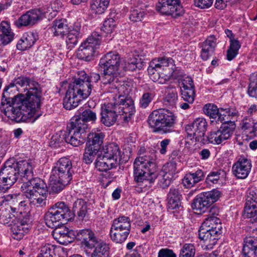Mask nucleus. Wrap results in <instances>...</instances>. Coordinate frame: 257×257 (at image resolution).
Returning <instances> with one entry per match:
<instances>
[{"label":"nucleus","instance_id":"obj_62","mask_svg":"<svg viewBox=\"0 0 257 257\" xmlns=\"http://www.w3.org/2000/svg\"><path fill=\"white\" fill-rule=\"evenodd\" d=\"M158 257H176V255L172 249L162 248L158 252Z\"/></svg>","mask_w":257,"mask_h":257},{"label":"nucleus","instance_id":"obj_47","mask_svg":"<svg viewBox=\"0 0 257 257\" xmlns=\"http://www.w3.org/2000/svg\"><path fill=\"white\" fill-rule=\"evenodd\" d=\"M15 215L11 212V210L8 208L1 207L0 208V223L3 224H9L15 218Z\"/></svg>","mask_w":257,"mask_h":257},{"label":"nucleus","instance_id":"obj_38","mask_svg":"<svg viewBox=\"0 0 257 257\" xmlns=\"http://www.w3.org/2000/svg\"><path fill=\"white\" fill-rule=\"evenodd\" d=\"M131 221L129 217L122 215L114 219L112 223L110 229H121L131 230Z\"/></svg>","mask_w":257,"mask_h":257},{"label":"nucleus","instance_id":"obj_12","mask_svg":"<svg viewBox=\"0 0 257 257\" xmlns=\"http://www.w3.org/2000/svg\"><path fill=\"white\" fill-rule=\"evenodd\" d=\"M102 34L93 32L79 47L77 56L80 59L90 61L101 43Z\"/></svg>","mask_w":257,"mask_h":257},{"label":"nucleus","instance_id":"obj_50","mask_svg":"<svg viewBox=\"0 0 257 257\" xmlns=\"http://www.w3.org/2000/svg\"><path fill=\"white\" fill-rule=\"evenodd\" d=\"M116 26L115 20L112 18H109L104 21L101 31L107 34H110L114 31Z\"/></svg>","mask_w":257,"mask_h":257},{"label":"nucleus","instance_id":"obj_32","mask_svg":"<svg viewBox=\"0 0 257 257\" xmlns=\"http://www.w3.org/2000/svg\"><path fill=\"white\" fill-rule=\"evenodd\" d=\"M175 171V167L172 163H168L164 166L162 172V178L159 180L161 187L165 189L169 186Z\"/></svg>","mask_w":257,"mask_h":257},{"label":"nucleus","instance_id":"obj_9","mask_svg":"<svg viewBox=\"0 0 257 257\" xmlns=\"http://www.w3.org/2000/svg\"><path fill=\"white\" fill-rule=\"evenodd\" d=\"M175 121L173 112L166 109L154 110L149 116L148 122L155 133L165 134L172 131Z\"/></svg>","mask_w":257,"mask_h":257},{"label":"nucleus","instance_id":"obj_11","mask_svg":"<svg viewBox=\"0 0 257 257\" xmlns=\"http://www.w3.org/2000/svg\"><path fill=\"white\" fill-rule=\"evenodd\" d=\"M76 119H71L70 122L67 126L66 131L64 134V139L66 143L73 147H79L83 144L86 140L87 134L86 126L85 124L75 122Z\"/></svg>","mask_w":257,"mask_h":257},{"label":"nucleus","instance_id":"obj_63","mask_svg":"<svg viewBox=\"0 0 257 257\" xmlns=\"http://www.w3.org/2000/svg\"><path fill=\"white\" fill-rule=\"evenodd\" d=\"M171 142V140L169 139H165L160 143V147L159 148V152L162 155L166 154L167 152V147Z\"/></svg>","mask_w":257,"mask_h":257},{"label":"nucleus","instance_id":"obj_40","mask_svg":"<svg viewBox=\"0 0 257 257\" xmlns=\"http://www.w3.org/2000/svg\"><path fill=\"white\" fill-rule=\"evenodd\" d=\"M94 248L91 257H109L110 248L104 241L100 239Z\"/></svg>","mask_w":257,"mask_h":257},{"label":"nucleus","instance_id":"obj_49","mask_svg":"<svg viewBox=\"0 0 257 257\" xmlns=\"http://www.w3.org/2000/svg\"><path fill=\"white\" fill-rule=\"evenodd\" d=\"M98 151L86 146L83 155V161L86 164H91L94 160Z\"/></svg>","mask_w":257,"mask_h":257},{"label":"nucleus","instance_id":"obj_57","mask_svg":"<svg viewBox=\"0 0 257 257\" xmlns=\"http://www.w3.org/2000/svg\"><path fill=\"white\" fill-rule=\"evenodd\" d=\"M19 207H13L11 206L10 208L13 213H15V216H29L28 212L23 209L26 206L25 202L21 201L19 203Z\"/></svg>","mask_w":257,"mask_h":257},{"label":"nucleus","instance_id":"obj_14","mask_svg":"<svg viewBox=\"0 0 257 257\" xmlns=\"http://www.w3.org/2000/svg\"><path fill=\"white\" fill-rule=\"evenodd\" d=\"M220 196V191L215 189L201 193L194 199L192 208L199 211L200 213L205 212L211 205L219 199Z\"/></svg>","mask_w":257,"mask_h":257},{"label":"nucleus","instance_id":"obj_16","mask_svg":"<svg viewBox=\"0 0 257 257\" xmlns=\"http://www.w3.org/2000/svg\"><path fill=\"white\" fill-rule=\"evenodd\" d=\"M9 162H6L0 170V191L3 193L10 188L18 179V172Z\"/></svg>","mask_w":257,"mask_h":257},{"label":"nucleus","instance_id":"obj_51","mask_svg":"<svg viewBox=\"0 0 257 257\" xmlns=\"http://www.w3.org/2000/svg\"><path fill=\"white\" fill-rule=\"evenodd\" d=\"M246 205H254L255 207L257 205V193L254 188L248 189L246 193Z\"/></svg>","mask_w":257,"mask_h":257},{"label":"nucleus","instance_id":"obj_22","mask_svg":"<svg viewBox=\"0 0 257 257\" xmlns=\"http://www.w3.org/2000/svg\"><path fill=\"white\" fill-rule=\"evenodd\" d=\"M18 172V175L23 182L33 176L34 165L32 160L30 159L22 160L17 161L12 165Z\"/></svg>","mask_w":257,"mask_h":257},{"label":"nucleus","instance_id":"obj_56","mask_svg":"<svg viewBox=\"0 0 257 257\" xmlns=\"http://www.w3.org/2000/svg\"><path fill=\"white\" fill-rule=\"evenodd\" d=\"M222 171L221 170L212 171L207 175L206 179V182L207 184L211 185V184H216L220 179V175Z\"/></svg>","mask_w":257,"mask_h":257},{"label":"nucleus","instance_id":"obj_58","mask_svg":"<svg viewBox=\"0 0 257 257\" xmlns=\"http://www.w3.org/2000/svg\"><path fill=\"white\" fill-rule=\"evenodd\" d=\"M145 16V12L140 9H134L131 12L130 15V20L134 22L142 21Z\"/></svg>","mask_w":257,"mask_h":257},{"label":"nucleus","instance_id":"obj_19","mask_svg":"<svg viewBox=\"0 0 257 257\" xmlns=\"http://www.w3.org/2000/svg\"><path fill=\"white\" fill-rule=\"evenodd\" d=\"M251 166L250 159L245 157L240 156L238 160L233 164L232 172L236 178L244 179L248 176Z\"/></svg>","mask_w":257,"mask_h":257},{"label":"nucleus","instance_id":"obj_36","mask_svg":"<svg viewBox=\"0 0 257 257\" xmlns=\"http://www.w3.org/2000/svg\"><path fill=\"white\" fill-rule=\"evenodd\" d=\"M104 137L105 135L102 132L90 133L86 137L88 140L86 146L99 151L100 150Z\"/></svg>","mask_w":257,"mask_h":257},{"label":"nucleus","instance_id":"obj_1","mask_svg":"<svg viewBox=\"0 0 257 257\" xmlns=\"http://www.w3.org/2000/svg\"><path fill=\"white\" fill-rule=\"evenodd\" d=\"M42 88L37 82L25 77L15 79L4 89L1 110L16 122L25 121L31 117L34 120L41 115L40 108Z\"/></svg>","mask_w":257,"mask_h":257},{"label":"nucleus","instance_id":"obj_25","mask_svg":"<svg viewBox=\"0 0 257 257\" xmlns=\"http://www.w3.org/2000/svg\"><path fill=\"white\" fill-rule=\"evenodd\" d=\"M52 235L54 238L60 244L67 245L73 241L75 235L72 230L64 226L55 227L53 231Z\"/></svg>","mask_w":257,"mask_h":257},{"label":"nucleus","instance_id":"obj_43","mask_svg":"<svg viewBox=\"0 0 257 257\" xmlns=\"http://www.w3.org/2000/svg\"><path fill=\"white\" fill-rule=\"evenodd\" d=\"M167 93L164 98V102L166 105L174 107L178 100V94L176 89L170 86L167 88Z\"/></svg>","mask_w":257,"mask_h":257},{"label":"nucleus","instance_id":"obj_59","mask_svg":"<svg viewBox=\"0 0 257 257\" xmlns=\"http://www.w3.org/2000/svg\"><path fill=\"white\" fill-rule=\"evenodd\" d=\"M101 80V76L96 73H91L89 76H88L87 81L90 84L91 93L92 91L96 92L97 90L94 88V83H96L98 80Z\"/></svg>","mask_w":257,"mask_h":257},{"label":"nucleus","instance_id":"obj_54","mask_svg":"<svg viewBox=\"0 0 257 257\" xmlns=\"http://www.w3.org/2000/svg\"><path fill=\"white\" fill-rule=\"evenodd\" d=\"M54 248L53 245L47 244L43 246L38 257H55Z\"/></svg>","mask_w":257,"mask_h":257},{"label":"nucleus","instance_id":"obj_37","mask_svg":"<svg viewBox=\"0 0 257 257\" xmlns=\"http://www.w3.org/2000/svg\"><path fill=\"white\" fill-rule=\"evenodd\" d=\"M71 119H76L75 122L79 124H85L87 128V122H94L97 119L96 113L91 109H86L82 111L81 114L75 115Z\"/></svg>","mask_w":257,"mask_h":257},{"label":"nucleus","instance_id":"obj_23","mask_svg":"<svg viewBox=\"0 0 257 257\" xmlns=\"http://www.w3.org/2000/svg\"><path fill=\"white\" fill-rule=\"evenodd\" d=\"M42 16L43 13L40 10H32L21 16L15 22V24L18 28L22 26H32L39 21Z\"/></svg>","mask_w":257,"mask_h":257},{"label":"nucleus","instance_id":"obj_13","mask_svg":"<svg viewBox=\"0 0 257 257\" xmlns=\"http://www.w3.org/2000/svg\"><path fill=\"white\" fill-rule=\"evenodd\" d=\"M111 102L118 114L122 115L123 119L126 121H128L135 112L134 101L128 96L115 95Z\"/></svg>","mask_w":257,"mask_h":257},{"label":"nucleus","instance_id":"obj_60","mask_svg":"<svg viewBox=\"0 0 257 257\" xmlns=\"http://www.w3.org/2000/svg\"><path fill=\"white\" fill-rule=\"evenodd\" d=\"M181 77H182V87L181 89H190L194 88V85L191 77L189 76H183L182 74L180 75Z\"/></svg>","mask_w":257,"mask_h":257},{"label":"nucleus","instance_id":"obj_41","mask_svg":"<svg viewBox=\"0 0 257 257\" xmlns=\"http://www.w3.org/2000/svg\"><path fill=\"white\" fill-rule=\"evenodd\" d=\"M131 230L121 229H110L109 235L111 239L117 243H122L127 239Z\"/></svg>","mask_w":257,"mask_h":257},{"label":"nucleus","instance_id":"obj_31","mask_svg":"<svg viewBox=\"0 0 257 257\" xmlns=\"http://www.w3.org/2000/svg\"><path fill=\"white\" fill-rule=\"evenodd\" d=\"M69 28L65 19H56L51 24L50 30L55 37L63 38L68 33Z\"/></svg>","mask_w":257,"mask_h":257},{"label":"nucleus","instance_id":"obj_4","mask_svg":"<svg viewBox=\"0 0 257 257\" xmlns=\"http://www.w3.org/2000/svg\"><path fill=\"white\" fill-rule=\"evenodd\" d=\"M95 162L96 168L103 174V181L108 179L107 185L111 182L114 177V172L110 171L116 168L120 161L121 151L118 146L115 143H110L102 146Z\"/></svg>","mask_w":257,"mask_h":257},{"label":"nucleus","instance_id":"obj_7","mask_svg":"<svg viewBox=\"0 0 257 257\" xmlns=\"http://www.w3.org/2000/svg\"><path fill=\"white\" fill-rule=\"evenodd\" d=\"M148 71L154 81H158L161 84L165 83L172 77L179 79L171 58L163 57L153 59L150 62Z\"/></svg>","mask_w":257,"mask_h":257},{"label":"nucleus","instance_id":"obj_35","mask_svg":"<svg viewBox=\"0 0 257 257\" xmlns=\"http://www.w3.org/2000/svg\"><path fill=\"white\" fill-rule=\"evenodd\" d=\"M14 34L12 31L10 24L6 21H2L0 24V40L2 43L7 45L13 40Z\"/></svg>","mask_w":257,"mask_h":257},{"label":"nucleus","instance_id":"obj_20","mask_svg":"<svg viewBox=\"0 0 257 257\" xmlns=\"http://www.w3.org/2000/svg\"><path fill=\"white\" fill-rule=\"evenodd\" d=\"M99 65L101 69L120 70V57L116 52H109L101 58Z\"/></svg>","mask_w":257,"mask_h":257},{"label":"nucleus","instance_id":"obj_64","mask_svg":"<svg viewBox=\"0 0 257 257\" xmlns=\"http://www.w3.org/2000/svg\"><path fill=\"white\" fill-rule=\"evenodd\" d=\"M181 195L179 193L178 189L174 188H171L168 194V199H173L177 200H181Z\"/></svg>","mask_w":257,"mask_h":257},{"label":"nucleus","instance_id":"obj_55","mask_svg":"<svg viewBox=\"0 0 257 257\" xmlns=\"http://www.w3.org/2000/svg\"><path fill=\"white\" fill-rule=\"evenodd\" d=\"M246 205L244 207L243 216L246 218H254L257 215V205Z\"/></svg>","mask_w":257,"mask_h":257},{"label":"nucleus","instance_id":"obj_3","mask_svg":"<svg viewBox=\"0 0 257 257\" xmlns=\"http://www.w3.org/2000/svg\"><path fill=\"white\" fill-rule=\"evenodd\" d=\"M88 76L83 70L78 71L69 84L63 99V106L68 110L76 107L82 99L91 94L90 84L87 81Z\"/></svg>","mask_w":257,"mask_h":257},{"label":"nucleus","instance_id":"obj_8","mask_svg":"<svg viewBox=\"0 0 257 257\" xmlns=\"http://www.w3.org/2000/svg\"><path fill=\"white\" fill-rule=\"evenodd\" d=\"M21 189L31 203L37 207L45 205L48 188L43 179L33 176L28 178L23 182Z\"/></svg>","mask_w":257,"mask_h":257},{"label":"nucleus","instance_id":"obj_48","mask_svg":"<svg viewBox=\"0 0 257 257\" xmlns=\"http://www.w3.org/2000/svg\"><path fill=\"white\" fill-rule=\"evenodd\" d=\"M128 87V85L124 81L118 80L115 86L113 87L112 91L109 92V93H114L115 95L121 94L127 96L130 92Z\"/></svg>","mask_w":257,"mask_h":257},{"label":"nucleus","instance_id":"obj_33","mask_svg":"<svg viewBox=\"0 0 257 257\" xmlns=\"http://www.w3.org/2000/svg\"><path fill=\"white\" fill-rule=\"evenodd\" d=\"M80 30L81 25L78 23L74 24L68 30V33L66 36L68 49H72L77 44L78 39L81 37Z\"/></svg>","mask_w":257,"mask_h":257},{"label":"nucleus","instance_id":"obj_44","mask_svg":"<svg viewBox=\"0 0 257 257\" xmlns=\"http://www.w3.org/2000/svg\"><path fill=\"white\" fill-rule=\"evenodd\" d=\"M29 219L28 217H24L23 219H20L19 218L15 217V218L12 221V222L9 224L11 226L12 231L13 233L14 238L17 239L18 236V232H20L19 229H22L23 227L24 222L25 223L26 221H29Z\"/></svg>","mask_w":257,"mask_h":257},{"label":"nucleus","instance_id":"obj_26","mask_svg":"<svg viewBox=\"0 0 257 257\" xmlns=\"http://www.w3.org/2000/svg\"><path fill=\"white\" fill-rule=\"evenodd\" d=\"M210 212L211 214L209 217L205 218L202 224H207V226L206 228L218 236L221 233L222 226L220 219L214 216L218 214V209L216 207H213L211 209Z\"/></svg>","mask_w":257,"mask_h":257},{"label":"nucleus","instance_id":"obj_39","mask_svg":"<svg viewBox=\"0 0 257 257\" xmlns=\"http://www.w3.org/2000/svg\"><path fill=\"white\" fill-rule=\"evenodd\" d=\"M72 210L77 214L79 220H83L87 213L86 202L82 199H77L73 203Z\"/></svg>","mask_w":257,"mask_h":257},{"label":"nucleus","instance_id":"obj_5","mask_svg":"<svg viewBox=\"0 0 257 257\" xmlns=\"http://www.w3.org/2000/svg\"><path fill=\"white\" fill-rule=\"evenodd\" d=\"M158 175L154 155H146L136 159L134 163V178L139 185L151 187Z\"/></svg>","mask_w":257,"mask_h":257},{"label":"nucleus","instance_id":"obj_30","mask_svg":"<svg viewBox=\"0 0 257 257\" xmlns=\"http://www.w3.org/2000/svg\"><path fill=\"white\" fill-rule=\"evenodd\" d=\"M38 35L36 32H28L25 33L17 44V49L24 51L32 47L38 39Z\"/></svg>","mask_w":257,"mask_h":257},{"label":"nucleus","instance_id":"obj_10","mask_svg":"<svg viewBox=\"0 0 257 257\" xmlns=\"http://www.w3.org/2000/svg\"><path fill=\"white\" fill-rule=\"evenodd\" d=\"M71 216L68 206L64 202H58L45 214V221L48 227L54 228L70 220Z\"/></svg>","mask_w":257,"mask_h":257},{"label":"nucleus","instance_id":"obj_27","mask_svg":"<svg viewBox=\"0 0 257 257\" xmlns=\"http://www.w3.org/2000/svg\"><path fill=\"white\" fill-rule=\"evenodd\" d=\"M206 224H202L198 230V236L205 246V248L211 249L216 243L218 236L209 231V229L206 228L207 226Z\"/></svg>","mask_w":257,"mask_h":257},{"label":"nucleus","instance_id":"obj_15","mask_svg":"<svg viewBox=\"0 0 257 257\" xmlns=\"http://www.w3.org/2000/svg\"><path fill=\"white\" fill-rule=\"evenodd\" d=\"M207 122L203 117L196 118L191 123L185 127L186 132L191 140L195 139L197 142L205 144L204 135L207 128Z\"/></svg>","mask_w":257,"mask_h":257},{"label":"nucleus","instance_id":"obj_61","mask_svg":"<svg viewBox=\"0 0 257 257\" xmlns=\"http://www.w3.org/2000/svg\"><path fill=\"white\" fill-rule=\"evenodd\" d=\"M213 2V0H194V5L201 9L210 8Z\"/></svg>","mask_w":257,"mask_h":257},{"label":"nucleus","instance_id":"obj_53","mask_svg":"<svg viewBox=\"0 0 257 257\" xmlns=\"http://www.w3.org/2000/svg\"><path fill=\"white\" fill-rule=\"evenodd\" d=\"M181 90L183 99L189 103H193L195 95L194 88L181 89Z\"/></svg>","mask_w":257,"mask_h":257},{"label":"nucleus","instance_id":"obj_34","mask_svg":"<svg viewBox=\"0 0 257 257\" xmlns=\"http://www.w3.org/2000/svg\"><path fill=\"white\" fill-rule=\"evenodd\" d=\"M244 257H257V237H246L242 248Z\"/></svg>","mask_w":257,"mask_h":257},{"label":"nucleus","instance_id":"obj_29","mask_svg":"<svg viewBox=\"0 0 257 257\" xmlns=\"http://www.w3.org/2000/svg\"><path fill=\"white\" fill-rule=\"evenodd\" d=\"M216 46V39L214 36L208 37L201 44V57L203 60H207L214 54Z\"/></svg>","mask_w":257,"mask_h":257},{"label":"nucleus","instance_id":"obj_28","mask_svg":"<svg viewBox=\"0 0 257 257\" xmlns=\"http://www.w3.org/2000/svg\"><path fill=\"white\" fill-rule=\"evenodd\" d=\"M204 177V171L201 169H197L187 173L184 177L182 182L186 188H189L202 181Z\"/></svg>","mask_w":257,"mask_h":257},{"label":"nucleus","instance_id":"obj_42","mask_svg":"<svg viewBox=\"0 0 257 257\" xmlns=\"http://www.w3.org/2000/svg\"><path fill=\"white\" fill-rule=\"evenodd\" d=\"M109 3V0H92L91 4V10L93 13L102 14L106 10Z\"/></svg>","mask_w":257,"mask_h":257},{"label":"nucleus","instance_id":"obj_6","mask_svg":"<svg viewBox=\"0 0 257 257\" xmlns=\"http://www.w3.org/2000/svg\"><path fill=\"white\" fill-rule=\"evenodd\" d=\"M74 170L71 161L62 157L53 167L49 177V187L52 192L58 193L62 191L72 179Z\"/></svg>","mask_w":257,"mask_h":257},{"label":"nucleus","instance_id":"obj_21","mask_svg":"<svg viewBox=\"0 0 257 257\" xmlns=\"http://www.w3.org/2000/svg\"><path fill=\"white\" fill-rule=\"evenodd\" d=\"M115 108L111 102L101 105L100 121L106 126L112 125L117 119L118 112Z\"/></svg>","mask_w":257,"mask_h":257},{"label":"nucleus","instance_id":"obj_18","mask_svg":"<svg viewBox=\"0 0 257 257\" xmlns=\"http://www.w3.org/2000/svg\"><path fill=\"white\" fill-rule=\"evenodd\" d=\"M101 69L103 73L101 76L100 88L104 92H112L113 87L119 80L121 70Z\"/></svg>","mask_w":257,"mask_h":257},{"label":"nucleus","instance_id":"obj_52","mask_svg":"<svg viewBox=\"0 0 257 257\" xmlns=\"http://www.w3.org/2000/svg\"><path fill=\"white\" fill-rule=\"evenodd\" d=\"M154 94L151 92L144 93L140 99L139 104L141 107L147 108L153 100Z\"/></svg>","mask_w":257,"mask_h":257},{"label":"nucleus","instance_id":"obj_17","mask_svg":"<svg viewBox=\"0 0 257 257\" xmlns=\"http://www.w3.org/2000/svg\"><path fill=\"white\" fill-rule=\"evenodd\" d=\"M156 10L163 15H171L174 17L184 14L181 0H159L156 5Z\"/></svg>","mask_w":257,"mask_h":257},{"label":"nucleus","instance_id":"obj_2","mask_svg":"<svg viewBox=\"0 0 257 257\" xmlns=\"http://www.w3.org/2000/svg\"><path fill=\"white\" fill-rule=\"evenodd\" d=\"M204 113L210 118L216 119L222 124L218 129L212 130L207 137L209 143L219 145L229 140L234 132L236 125L234 121L226 120V115L222 113L217 106L212 103L205 104L203 108Z\"/></svg>","mask_w":257,"mask_h":257},{"label":"nucleus","instance_id":"obj_45","mask_svg":"<svg viewBox=\"0 0 257 257\" xmlns=\"http://www.w3.org/2000/svg\"><path fill=\"white\" fill-rule=\"evenodd\" d=\"M247 93L249 96L257 100V73L251 74L249 77V83L248 86Z\"/></svg>","mask_w":257,"mask_h":257},{"label":"nucleus","instance_id":"obj_24","mask_svg":"<svg viewBox=\"0 0 257 257\" xmlns=\"http://www.w3.org/2000/svg\"><path fill=\"white\" fill-rule=\"evenodd\" d=\"M76 237L82 245L90 249L94 248L100 240L90 229L79 230L77 232Z\"/></svg>","mask_w":257,"mask_h":257},{"label":"nucleus","instance_id":"obj_46","mask_svg":"<svg viewBox=\"0 0 257 257\" xmlns=\"http://www.w3.org/2000/svg\"><path fill=\"white\" fill-rule=\"evenodd\" d=\"M196 249L193 243H185L180 250L179 257H195Z\"/></svg>","mask_w":257,"mask_h":257}]
</instances>
